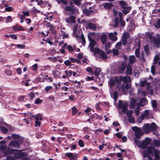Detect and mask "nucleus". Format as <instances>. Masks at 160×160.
<instances>
[{
	"instance_id": "5",
	"label": "nucleus",
	"mask_w": 160,
	"mask_h": 160,
	"mask_svg": "<svg viewBox=\"0 0 160 160\" xmlns=\"http://www.w3.org/2000/svg\"><path fill=\"white\" fill-rule=\"evenodd\" d=\"M121 7L123 9L122 12L125 15L127 14L131 9V7L129 6L123 1H120L119 2Z\"/></svg>"
},
{
	"instance_id": "64",
	"label": "nucleus",
	"mask_w": 160,
	"mask_h": 160,
	"mask_svg": "<svg viewBox=\"0 0 160 160\" xmlns=\"http://www.w3.org/2000/svg\"><path fill=\"white\" fill-rule=\"evenodd\" d=\"M45 27H50V29H52V28H53V26L52 25H51V24L49 22H48L47 23H46L45 25Z\"/></svg>"
},
{
	"instance_id": "17",
	"label": "nucleus",
	"mask_w": 160,
	"mask_h": 160,
	"mask_svg": "<svg viewBox=\"0 0 160 160\" xmlns=\"http://www.w3.org/2000/svg\"><path fill=\"white\" fill-rule=\"evenodd\" d=\"M118 15L119 17L120 22L121 26L124 27L125 25V22L122 19V14L121 12H118Z\"/></svg>"
},
{
	"instance_id": "58",
	"label": "nucleus",
	"mask_w": 160,
	"mask_h": 160,
	"mask_svg": "<svg viewBox=\"0 0 160 160\" xmlns=\"http://www.w3.org/2000/svg\"><path fill=\"white\" fill-rule=\"evenodd\" d=\"M149 111L148 110H146L144 112L143 114V115H144L146 117H148L149 115Z\"/></svg>"
},
{
	"instance_id": "15",
	"label": "nucleus",
	"mask_w": 160,
	"mask_h": 160,
	"mask_svg": "<svg viewBox=\"0 0 160 160\" xmlns=\"http://www.w3.org/2000/svg\"><path fill=\"white\" fill-rule=\"evenodd\" d=\"M75 17L73 16H72L69 17L68 18L65 19L67 23L71 24L72 23H74L75 22Z\"/></svg>"
},
{
	"instance_id": "25",
	"label": "nucleus",
	"mask_w": 160,
	"mask_h": 160,
	"mask_svg": "<svg viewBox=\"0 0 160 160\" xmlns=\"http://www.w3.org/2000/svg\"><path fill=\"white\" fill-rule=\"evenodd\" d=\"M88 26L89 28L92 29V30H96V27L94 24L90 22L88 24Z\"/></svg>"
},
{
	"instance_id": "42",
	"label": "nucleus",
	"mask_w": 160,
	"mask_h": 160,
	"mask_svg": "<svg viewBox=\"0 0 160 160\" xmlns=\"http://www.w3.org/2000/svg\"><path fill=\"white\" fill-rule=\"evenodd\" d=\"M115 84V81L113 79H111L110 81L109 86L111 87H113Z\"/></svg>"
},
{
	"instance_id": "1",
	"label": "nucleus",
	"mask_w": 160,
	"mask_h": 160,
	"mask_svg": "<svg viewBox=\"0 0 160 160\" xmlns=\"http://www.w3.org/2000/svg\"><path fill=\"white\" fill-rule=\"evenodd\" d=\"M134 142L138 147L144 150L147 146L150 144L151 139L149 138L146 137L141 142H139L138 140L136 139H134Z\"/></svg>"
},
{
	"instance_id": "41",
	"label": "nucleus",
	"mask_w": 160,
	"mask_h": 160,
	"mask_svg": "<svg viewBox=\"0 0 160 160\" xmlns=\"http://www.w3.org/2000/svg\"><path fill=\"white\" fill-rule=\"evenodd\" d=\"M0 129L2 132L3 133H7L8 132V129L5 127H1Z\"/></svg>"
},
{
	"instance_id": "21",
	"label": "nucleus",
	"mask_w": 160,
	"mask_h": 160,
	"mask_svg": "<svg viewBox=\"0 0 160 160\" xmlns=\"http://www.w3.org/2000/svg\"><path fill=\"white\" fill-rule=\"evenodd\" d=\"M111 46V44L110 42H108L105 45V50L108 54H109L111 52V51H109V49L110 47Z\"/></svg>"
},
{
	"instance_id": "30",
	"label": "nucleus",
	"mask_w": 160,
	"mask_h": 160,
	"mask_svg": "<svg viewBox=\"0 0 160 160\" xmlns=\"http://www.w3.org/2000/svg\"><path fill=\"white\" fill-rule=\"evenodd\" d=\"M139 104H137V107L135 108L134 110V112L137 116H138L139 115L140 113V108L138 106Z\"/></svg>"
},
{
	"instance_id": "40",
	"label": "nucleus",
	"mask_w": 160,
	"mask_h": 160,
	"mask_svg": "<svg viewBox=\"0 0 160 160\" xmlns=\"http://www.w3.org/2000/svg\"><path fill=\"white\" fill-rule=\"evenodd\" d=\"M79 38H81L82 40V45H85L86 43V41L83 35L82 34L81 36H80L79 37Z\"/></svg>"
},
{
	"instance_id": "49",
	"label": "nucleus",
	"mask_w": 160,
	"mask_h": 160,
	"mask_svg": "<svg viewBox=\"0 0 160 160\" xmlns=\"http://www.w3.org/2000/svg\"><path fill=\"white\" fill-rule=\"evenodd\" d=\"M12 19L11 16H8L6 19V22L8 23L10 22H11L12 21Z\"/></svg>"
},
{
	"instance_id": "9",
	"label": "nucleus",
	"mask_w": 160,
	"mask_h": 160,
	"mask_svg": "<svg viewBox=\"0 0 160 160\" xmlns=\"http://www.w3.org/2000/svg\"><path fill=\"white\" fill-rule=\"evenodd\" d=\"M152 41L154 46L157 48L160 47V36L158 34L156 37H154Z\"/></svg>"
},
{
	"instance_id": "24",
	"label": "nucleus",
	"mask_w": 160,
	"mask_h": 160,
	"mask_svg": "<svg viewBox=\"0 0 160 160\" xmlns=\"http://www.w3.org/2000/svg\"><path fill=\"white\" fill-rule=\"evenodd\" d=\"M113 4L112 3H106L103 4V6L106 9H109L112 6Z\"/></svg>"
},
{
	"instance_id": "54",
	"label": "nucleus",
	"mask_w": 160,
	"mask_h": 160,
	"mask_svg": "<svg viewBox=\"0 0 160 160\" xmlns=\"http://www.w3.org/2000/svg\"><path fill=\"white\" fill-rule=\"evenodd\" d=\"M6 148V145L5 144H2L0 145V149L2 151H4L5 150Z\"/></svg>"
},
{
	"instance_id": "48",
	"label": "nucleus",
	"mask_w": 160,
	"mask_h": 160,
	"mask_svg": "<svg viewBox=\"0 0 160 160\" xmlns=\"http://www.w3.org/2000/svg\"><path fill=\"white\" fill-rule=\"evenodd\" d=\"M128 120L130 123H134V119L132 116L128 117Z\"/></svg>"
},
{
	"instance_id": "28",
	"label": "nucleus",
	"mask_w": 160,
	"mask_h": 160,
	"mask_svg": "<svg viewBox=\"0 0 160 160\" xmlns=\"http://www.w3.org/2000/svg\"><path fill=\"white\" fill-rule=\"evenodd\" d=\"M148 103V100L145 98H143L140 100V105L141 106H143Z\"/></svg>"
},
{
	"instance_id": "27",
	"label": "nucleus",
	"mask_w": 160,
	"mask_h": 160,
	"mask_svg": "<svg viewBox=\"0 0 160 160\" xmlns=\"http://www.w3.org/2000/svg\"><path fill=\"white\" fill-rule=\"evenodd\" d=\"M107 36L105 34H102L101 36V40L104 44L106 42Z\"/></svg>"
},
{
	"instance_id": "14",
	"label": "nucleus",
	"mask_w": 160,
	"mask_h": 160,
	"mask_svg": "<svg viewBox=\"0 0 160 160\" xmlns=\"http://www.w3.org/2000/svg\"><path fill=\"white\" fill-rule=\"evenodd\" d=\"M117 35V32L116 31L114 32L113 33H110L109 34L110 39L112 41H116L117 39V37L115 36H116Z\"/></svg>"
},
{
	"instance_id": "63",
	"label": "nucleus",
	"mask_w": 160,
	"mask_h": 160,
	"mask_svg": "<svg viewBox=\"0 0 160 160\" xmlns=\"http://www.w3.org/2000/svg\"><path fill=\"white\" fill-rule=\"evenodd\" d=\"M16 46L19 48L24 49L25 48V46L23 45L17 44Z\"/></svg>"
},
{
	"instance_id": "23",
	"label": "nucleus",
	"mask_w": 160,
	"mask_h": 160,
	"mask_svg": "<svg viewBox=\"0 0 160 160\" xmlns=\"http://www.w3.org/2000/svg\"><path fill=\"white\" fill-rule=\"evenodd\" d=\"M136 59L134 55H131L129 57V62L130 63L132 64L136 61Z\"/></svg>"
},
{
	"instance_id": "3",
	"label": "nucleus",
	"mask_w": 160,
	"mask_h": 160,
	"mask_svg": "<svg viewBox=\"0 0 160 160\" xmlns=\"http://www.w3.org/2000/svg\"><path fill=\"white\" fill-rule=\"evenodd\" d=\"M90 51L93 53L94 55L96 57L101 58L103 60L106 59L107 58V56L106 53L98 48H95L94 49H93L92 51Z\"/></svg>"
},
{
	"instance_id": "29",
	"label": "nucleus",
	"mask_w": 160,
	"mask_h": 160,
	"mask_svg": "<svg viewBox=\"0 0 160 160\" xmlns=\"http://www.w3.org/2000/svg\"><path fill=\"white\" fill-rule=\"evenodd\" d=\"M132 73V70L130 65H128L127 67L126 74H131Z\"/></svg>"
},
{
	"instance_id": "35",
	"label": "nucleus",
	"mask_w": 160,
	"mask_h": 160,
	"mask_svg": "<svg viewBox=\"0 0 160 160\" xmlns=\"http://www.w3.org/2000/svg\"><path fill=\"white\" fill-rule=\"evenodd\" d=\"M92 10H88L87 9H83V12L86 15L89 16L92 12Z\"/></svg>"
},
{
	"instance_id": "47",
	"label": "nucleus",
	"mask_w": 160,
	"mask_h": 160,
	"mask_svg": "<svg viewBox=\"0 0 160 160\" xmlns=\"http://www.w3.org/2000/svg\"><path fill=\"white\" fill-rule=\"evenodd\" d=\"M78 112L77 109L75 107H74L72 108V114L73 115L76 114Z\"/></svg>"
},
{
	"instance_id": "62",
	"label": "nucleus",
	"mask_w": 160,
	"mask_h": 160,
	"mask_svg": "<svg viewBox=\"0 0 160 160\" xmlns=\"http://www.w3.org/2000/svg\"><path fill=\"white\" fill-rule=\"evenodd\" d=\"M65 72L66 74L68 75V76H71L72 75V72L71 71H65Z\"/></svg>"
},
{
	"instance_id": "59",
	"label": "nucleus",
	"mask_w": 160,
	"mask_h": 160,
	"mask_svg": "<svg viewBox=\"0 0 160 160\" xmlns=\"http://www.w3.org/2000/svg\"><path fill=\"white\" fill-rule=\"evenodd\" d=\"M32 70L34 71H36L38 69V65L35 64L32 66Z\"/></svg>"
},
{
	"instance_id": "46",
	"label": "nucleus",
	"mask_w": 160,
	"mask_h": 160,
	"mask_svg": "<svg viewBox=\"0 0 160 160\" xmlns=\"http://www.w3.org/2000/svg\"><path fill=\"white\" fill-rule=\"evenodd\" d=\"M73 2L78 6H79L81 4L80 0H72Z\"/></svg>"
},
{
	"instance_id": "12",
	"label": "nucleus",
	"mask_w": 160,
	"mask_h": 160,
	"mask_svg": "<svg viewBox=\"0 0 160 160\" xmlns=\"http://www.w3.org/2000/svg\"><path fill=\"white\" fill-rule=\"evenodd\" d=\"M66 155L70 158V160H76L78 158L77 154H74L72 153H67Z\"/></svg>"
},
{
	"instance_id": "60",
	"label": "nucleus",
	"mask_w": 160,
	"mask_h": 160,
	"mask_svg": "<svg viewBox=\"0 0 160 160\" xmlns=\"http://www.w3.org/2000/svg\"><path fill=\"white\" fill-rule=\"evenodd\" d=\"M52 89V87L51 86H47L45 88V90L47 92H48V91L50 90H51Z\"/></svg>"
},
{
	"instance_id": "6",
	"label": "nucleus",
	"mask_w": 160,
	"mask_h": 160,
	"mask_svg": "<svg viewBox=\"0 0 160 160\" xmlns=\"http://www.w3.org/2000/svg\"><path fill=\"white\" fill-rule=\"evenodd\" d=\"M132 129L134 132L135 136L137 138H140L141 137L143 134V133L140 128L135 126L132 127Z\"/></svg>"
},
{
	"instance_id": "4",
	"label": "nucleus",
	"mask_w": 160,
	"mask_h": 160,
	"mask_svg": "<svg viewBox=\"0 0 160 160\" xmlns=\"http://www.w3.org/2000/svg\"><path fill=\"white\" fill-rule=\"evenodd\" d=\"M143 130L146 133H148L152 130L155 131L157 129V126L154 122L151 124H146L143 127Z\"/></svg>"
},
{
	"instance_id": "34",
	"label": "nucleus",
	"mask_w": 160,
	"mask_h": 160,
	"mask_svg": "<svg viewBox=\"0 0 160 160\" xmlns=\"http://www.w3.org/2000/svg\"><path fill=\"white\" fill-rule=\"evenodd\" d=\"M126 65L125 63H123L121 64V67L119 69V71L122 73L123 71L125 69Z\"/></svg>"
},
{
	"instance_id": "52",
	"label": "nucleus",
	"mask_w": 160,
	"mask_h": 160,
	"mask_svg": "<svg viewBox=\"0 0 160 160\" xmlns=\"http://www.w3.org/2000/svg\"><path fill=\"white\" fill-rule=\"evenodd\" d=\"M121 89L122 92L124 93L126 92H127V89L124 84H122L121 85Z\"/></svg>"
},
{
	"instance_id": "13",
	"label": "nucleus",
	"mask_w": 160,
	"mask_h": 160,
	"mask_svg": "<svg viewBox=\"0 0 160 160\" xmlns=\"http://www.w3.org/2000/svg\"><path fill=\"white\" fill-rule=\"evenodd\" d=\"M8 144L9 146L13 148H18L20 147V145L18 142L14 140L11 141Z\"/></svg>"
},
{
	"instance_id": "36",
	"label": "nucleus",
	"mask_w": 160,
	"mask_h": 160,
	"mask_svg": "<svg viewBox=\"0 0 160 160\" xmlns=\"http://www.w3.org/2000/svg\"><path fill=\"white\" fill-rule=\"evenodd\" d=\"M34 118L36 120H42V116L40 114H38L34 116Z\"/></svg>"
},
{
	"instance_id": "2",
	"label": "nucleus",
	"mask_w": 160,
	"mask_h": 160,
	"mask_svg": "<svg viewBox=\"0 0 160 160\" xmlns=\"http://www.w3.org/2000/svg\"><path fill=\"white\" fill-rule=\"evenodd\" d=\"M156 149L152 146L148 147L147 150L144 151L143 153L144 159L145 158L148 157V158L146 159L145 160H152V158L150 154L153 156L154 152Z\"/></svg>"
},
{
	"instance_id": "7",
	"label": "nucleus",
	"mask_w": 160,
	"mask_h": 160,
	"mask_svg": "<svg viewBox=\"0 0 160 160\" xmlns=\"http://www.w3.org/2000/svg\"><path fill=\"white\" fill-rule=\"evenodd\" d=\"M128 105L127 103L123 104L122 101H120L118 104V108L120 109L122 108V112L124 113H126L128 111L127 107Z\"/></svg>"
},
{
	"instance_id": "22",
	"label": "nucleus",
	"mask_w": 160,
	"mask_h": 160,
	"mask_svg": "<svg viewBox=\"0 0 160 160\" xmlns=\"http://www.w3.org/2000/svg\"><path fill=\"white\" fill-rule=\"evenodd\" d=\"M136 104V100L134 99H132L131 100L130 107V108H134Z\"/></svg>"
},
{
	"instance_id": "26",
	"label": "nucleus",
	"mask_w": 160,
	"mask_h": 160,
	"mask_svg": "<svg viewBox=\"0 0 160 160\" xmlns=\"http://www.w3.org/2000/svg\"><path fill=\"white\" fill-rule=\"evenodd\" d=\"M13 30L14 31H23L24 29L21 26H16L13 27Z\"/></svg>"
},
{
	"instance_id": "57",
	"label": "nucleus",
	"mask_w": 160,
	"mask_h": 160,
	"mask_svg": "<svg viewBox=\"0 0 160 160\" xmlns=\"http://www.w3.org/2000/svg\"><path fill=\"white\" fill-rule=\"evenodd\" d=\"M78 144L80 147H83L84 146V144L83 142L81 140H79Z\"/></svg>"
},
{
	"instance_id": "19",
	"label": "nucleus",
	"mask_w": 160,
	"mask_h": 160,
	"mask_svg": "<svg viewBox=\"0 0 160 160\" xmlns=\"http://www.w3.org/2000/svg\"><path fill=\"white\" fill-rule=\"evenodd\" d=\"M101 72V69L100 68H96L94 70V74L95 76L99 79L98 76Z\"/></svg>"
},
{
	"instance_id": "18",
	"label": "nucleus",
	"mask_w": 160,
	"mask_h": 160,
	"mask_svg": "<svg viewBox=\"0 0 160 160\" xmlns=\"http://www.w3.org/2000/svg\"><path fill=\"white\" fill-rule=\"evenodd\" d=\"M153 33L152 32H148L145 33V36L149 38L150 41H153V38L154 37H153Z\"/></svg>"
},
{
	"instance_id": "43",
	"label": "nucleus",
	"mask_w": 160,
	"mask_h": 160,
	"mask_svg": "<svg viewBox=\"0 0 160 160\" xmlns=\"http://www.w3.org/2000/svg\"><path fill=\"white\" fill-rule=\"evenodd\" d=\"M155 66L154 65H152L151 68V72H152V75H154L155 74Z\"/></svg>"
},
{
	"instance_id": "55",
	"label": "nucleus",
	"mask_w": 160,
	"mask_h": 160,
	"mask_svg": "<svg viewBox=\"0 0 160 160\" xmlns=\"http://www.w3.org/2000/svg\"><path fill=\"white\" fill-rule=\"evenodd\" d=\"M7 160H16L14 156H8L7 158Z\"/></svg>"
},
{
	"instance_id": "61",
	"label": "nucleus",
	"mask_w": 160,
	"mask_h": 160,
	"mask_svg": "<svg viewBox=\"0 0 160 160\" xmlns=\"http://www.w3.org/2000/svg\"><path fill=\"white\" fill-rule=\"evenodd\" d=\"M159 60V57L158 55H156L154 58V63L155 64H156L157 62V61Z\"/></svg>"
},
{
	"instance_id": "11",
	"label": "nucleus",
	"mask_w": 160,
	"mask_h": 160,
	"mask_svg": "<svg viewBox=\"0 0 160 160\" xmlns=\"http://www.w3.org/2000/svg\"><path fill=\"white\" fill-rule=\"evenodd\" d=\"M64 11L70 12L68 13V15H72L74 13L75 9L69 6H67L65 7Z\"/></svg>"
},
{
	"instance_id": "51",
	"label": "nucleus",
	"mask_w": 160,
	"mask_h": 160,
	"mask_svg": "<svg viewBox=\"0 0 160 160\" xmlns=\"http://www.w3.org/2000/svg\"><path fill=\"white\" fill-rule=\"evenodd\" d=\"M146 117L142 114L140 116L139 118L138 121L139 122H141L142 121L143 119Z\"/></svg>"
},
{
	"instance_id": "45",
	"label": "nucleus",
	"mask_w": 160,
	"mask_h": 160,
	"mask_svg": "<svg viewBox=\"0 0 160 160\" xmlns=\"http://www.w3.org/2000/svg\"><path fill=\"white\" fill-rule=\"evenodd\" d=\"M18 150L15 149H8L7 150L6 152H8V153L9 154H12L14 152V151H17Z\"/></svg>"
},
{
	"instance_id": "44",
	"label": "nucleus",
	"mask_w": 160,
	"mask_h": 160,
	"mask_svg": "<svg viewBox=\"0 0 160 160\" xmlns=\"http://www.w3.org/2000/svg\"><path fill=\"white\" fill-rule=\"evenodd\" d=\"M135 56L137 57H140V52L139 49V48H137L135 51Z\"/></svg>"
},
{
	"instance_id": "50",
	"label": "nucleus",
	"mask_w": 160,
	"mask_h": 160,
	"mask_svg": "<svg viewBox=\"0 0 160 160\" xmlns=\"http://www.w3.org/2000/svg\"><path fill=\"white\" fill-rule=\"evenodd\" d=\"M113 97L115 101H116L117 100L118 97V93L116 91L114 92L113 93Z\"/></svg>"
},
{
	"instance_id": "20",
	"label": "nucleus",
	"mask_w": 160,
	"mask_h": 160,
	"mask_svg": "<svg viewBox=\"0 0 160 160\" xmlns=\"http://www.w3.org/2000/svg\"><path fill=\"white\" fill-rule=\"evenodd\" d=\"M154 155L155 159L158 160L160 158L159 155H160V151L156 149L154 153Z\"/></svg>"
},
{
	"instance_id": "10",
	"label": "nucleus",
	"mask_w": 160,
	"mask_h": 160,
	"mask_svg": "<svg viewBox=\"0 0 160 160\" xmlns=\"http://www.w3.org/2000/svg\"><path fill=\"white\" fill-rule=\"evenodd\" d=\"M89 41L90 42L89 47L90 48V51H92L94 49V47L96 45V41L91 37H89Z\"/></svg>"
},
{
	"instance_id": "39",
	"label": "nucleus",
	"mask_w": 160,
	"mask_h": 160,
	"mask_svg": "<svg viewBox=\"0 0 160 160\" xmlns=\"http://www.w3.org/2000/svg\"><path fill=\"white\" fill-rule=\"evenodd\" d=\"M130 34L129 33L127 32H126L124 33H123V36L122 38H125V39H128L129 37Z\"/></svg>"
},
{
	"instance_id": "32",
	"label": "nucleus",
	"mask_w": 160,
	"mask_h": 160,
	"mask_svg": "<svg viewBox=\"0 0 160 160\" xmlns=\"http://www.w3.org/2000/svg\"><path fill=\"white\" fill-rule=\"evenodd\" d=\"M77 25H75L73 29V36L76 38H78V36L76 34V32L77 30Z\"/></svg>"
},
{
	"instance_id": "38",
	"label": "nucleus",
	"mask_w": 160,
	"mask_h": 160,
	"mask_svg": "<svg viewBox=\"0 0 160 160\" xmlns=\"http://www.w3.org/2000/svg\"><path fill=\"white\" fill-rule=\"evenodd\" d=\"M153 144L156 147L160 145V141L159 140L155 139L153 142Z\"/></svg>"
},
{
	"instance_id": "31",
	"label": "nucleus",
	"mask_w": 160,
	"mask_h": 160,
	"mask_svg": "<svg viewBox=\"0 0 160 160\" xmlns=\"http://www.w3.org/2000/svg\"><path fill=\"white\" fill-rule=\"evenodd\" d=\"M25 116L26 117L27 116L28 118L29 119H31V121H32V119L33 117L34 118V115H32V113L31 112H29L27 114L25 113Z\"/></svg>"
},
{
	"instance_id": "16",
	"label": "nucleus",
	"mask_w": 160,
	"mask_h": 160,
	"mask_svg": "<svg viewBox=\"0 0 160 160\" xmlns=\"http://www.w3.org/2000/svg\"><path fill=\"white\" fill-rule=\"evenodd\" d=\"M27 155V153L26 152H17L14 153V156L15 158L16 159L18 158H23L24 156Z\"/></svg>"
},
{
	"instance_id": "56",
	"label": "nucleus",
	"mask_w": 160,
	"mask_h": 160,
	"mask_svg": "<svg viewBox=\"0 0 160 160\" xmlns=\"http://www.w3.org/2000/svg\"><path fill=\"white\" fill-rule=\"evenodd\" d=\"M133 112V111L132 110H130L129 111H128L126 113H127L128 117H130L132 116V114Z\"/></svg>"
},
{
	"instance_id": "33",
	"label": "nucleus",
	"mask_w": 160,
	"mask_h": 160,
	"mask_svg": "<svg viewBox=\"0 0 160 160\" xmlns=\"http://www.w3.org/2000/svg\"><path fill=\"white\" fill-rule=\"evenodd\" d=\"M119 19L118 17H116L114 21L113 26L114 27H117L118 26L119 24Z\"/></svg>"
},
{
	"instance_id": "53",
	"label": "nucleus",
	"mask_w": 160,
	"mask_h": 160,
	"mask_svg": "<svg viewBox=\"0 0 160 160\" xmlns=\"http://www.w3.org/2000/svg\"><path fill=\"white\" fill-rule=\"evenodd\" d=\"M122 45V44L121 42H119L117 43V44L116 45L115 47L116 48H117V49H119L121 48Z\"/></svg>"
},
{
	"instance_id": "37",
	"label": "nucleus",
	"mask_w": 160,
	"mask_h": 160,
	"mask_svg": "<svg viewBox=\"0 0 160 160\" xmlns=\"http://www.w3.org/2000/svg\"><path fill=\"white\" fill-rule=\"evenodd\" d=\"M151 104L153 108H157V103L155 100H152Z\"/></svg>"
},
{
	"instance_id": "8",
	"label": "nucleus",
	"mask_w": 160,
	"mask_h": 160,
	"mask_svg": "<svg viewBox=\"0 0 160 160\" xmlns=\"http://www.w3.org/2000/svg\"><path fill=\"white\" fill-rule=\"evenodd\" d=\"M115 80L118 83H119V82L121 81H123L124 83H126L127 82H131V79L128 76L124 77L120 76L119 78L115 77Z\"/></svg>"
}]
</instances>
